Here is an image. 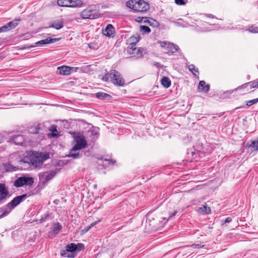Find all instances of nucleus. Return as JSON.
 <instances>
[{"label":"nucleus","mask_w":258,"mask_h":258,"mask_svg":"<svg viewBox=\"0 0 258 258\" xmlns=\"http://www.w3.org/2000/svg\"><path fill=\"white\" fill-rule=\"evenodd\" d=\"M125 6L135 12H146L150 9L149 4L144 0H130L126 2Z\"/></svg>","instance_id":"nucleus-1"},{"label":"nucleus","mask_w":258,"mask_h":258,"mask_svg":"<svg viewBox=\"0 0 258 258\" xmlns=\"http://www.w3.org/2000/svg\"><path fill=\"white\" fill-rule=\"evenodd\" d=\"M49 157L48 153L35 152L30 157L29 160L33 166L37 168L41 167L44 162Z\"/></svg>","instance_id":"nucleus-2"},{"label":"nucleus","mask_w":258,"mask_h":258,"mask_svg":"<svg viewBox=\"0 0 258 258\" xmlns=\"http://www.w3.org/2000/svg\"><path fill=\"white\" fill-rule=\"evenodd\" d=\"M100 16V11L96 9L95 5L88 7L80 14V16L83 19H95L98 18Z\"/></svg>","instance_id":"nucleus-3"},{"label":"nucleus","mask_w":258,"mask_h":258,"mask_svg":"<svg viewBox=\"0 0 258 258\" xmlns=\"http://www.w3.org/2000/svg\"><path fill=\"white\" fill-rule=\"evenodd\" d=\"M73 138L76 144L73 147V151H80L87 147L88 144L85 137L80 133H74Z\"/></svg>","instance_id":"nucleus-4"},{"label":"nucleus","mask_w":258,"mask_h":258,"mask_svg":"<svg viewBox=\"0 0 258 258\" xmlns=\"http://www.w3.org/2000/svg\"><path fill=\"white\" fill-rule=\"evenodd\" d=\"M34 182V178L31 177L21 176L17 178L14 182V186L17 187L24 185L32 186Z\"/></svg>","instance_id":"nucleus-5"},{"label":"nucleus","mask_w":258,"mask_h":258,"mask_svg":"<svg viewBox=\"0 0 258 258\" xmlns=\"http://www.w3.org/2000/svg\"><path fill=\"white\" fill-rule=\"evenodd\" d=\"M111 72V81L115 85L123 86L125 85L124 80L121 77L120 73L115 70H112Z\"/></svg>","instance_id":"nucleus-6"},{"label":"nucleus","mask_w":258,"mask_h":258,"mask_svg":"<svg viewBox=\"0 0 258 258\" xmlns=\"http://www.w3.org/2000/svg\"><path fill=\"white\" fill-rule=\"evenodd\" d=\"M29 196V195L27 194L18 196L14 198L10 202L8 203L6 205V206L7 208H8V209L10 210V212H11L14 208H15Z\"/></svg>","instance_id":"nucleus-7"},{"label":"nucleus","mask_w":258,"mask_h":258,"mask_svg":"<svg viewBox=\"0 0 258 258\" xmlns=\"http://www.w3.org/2000/svg\"><path fill=\"white\" fill-rule=\"evenodd\" d=\"M66 251H67V252H72V253H73V252H74L75 251H77V245H76V244H75V243H72L71 244H69L67 245L66 246V250L63 251L60 253V255L62 256H67L68 257L74 258L75 257V255H73V254H71H71H68V255H66Z\"/></svg>","instance_id":"nucleus-8"},{"label":"nucleus","mask_w":258,"mask_h":258,"mask_svg":"<svg viewBox=\"0 0 258 258\" xmlns=\"http://www.w3.org/2000/svg\"><path fill=\"white\" fill-rule=\"evenodd\" d=\"M55 170H51L49 172H45L40 173L39 177L41 179H44V182H48L52 179L56 174Z\"/></svg>","instance_id":"nucleus-9"},{"label":"nucleus","mask_w":258,"mask_h":258,"mask_svg":"<svg viewBox=\"0 0 258 258\" xmlns=\"http://www.w3.org/2000/svg\"><path fill=\"white\" fill-rule=\"evenodd\" d=\"M74 69L75 67L62 66L57 68V73L61 75H69L72 73V69Z\"/></svg>","instance_id":"nucleus-10"},{"label":"nucleus","mask_w":258,"mask_h":258,"mask_svg":"<svg viewBox=\"0 0 258 258\" xmlns=\"http://www.w3.org/2000/svg\"><path fill=\"white\" fill-rule=\"evenodd\" d=\"M179 49V47L172 43H168V45L166 47V50L164 51V53L169 55H172L177 52Z\"/></svg>","instance_id":"nucleus-11"},{"label":"nucleus","mask_w":258,"mask_h":258,"mask_svg":"<svg viewBox=\"0 0 258 258\" xmlns=\"http://www.w3.org/2000/svg\"><path fill=\"white\" fill-rule=\"evenodd\" d=\"M8 189L4 183H0V202L5 200L9 196Z\"/></svg>","instance_id":"nucleus-12"},{"label":"nucleus","mask_w":258,"mask_h":258,"mask_svg":"<svg viewBox=\"0 0 258 258\" xmlns=\"http://www.w3.org/2000/svg\"><path fill=\"white\" fill-rule=\"evenodd\" d=\"M115 29L111 24H108L105 30L103 31V34L104 35L110 37L114 36Z\"/></svg>","instance_id":"nucleus-13"},{"label":"nucleus","mask_w":258,"mask_h":258,"mask_svg":"<svg viewBox=\"0 0 258 258\" xmlns=\"http://www.w3.org/2000/svg\"><path fill=\"white\" fill-rule=\"evenodd\" d=\"M60 38H47L45 39L41 40L40 41H37L35 43L36 45H45L50 43H55L58 41H59Z\"/></svg>","instance_id":"nucleus-14"},{"label":"nucleus","mask_w":258,"mask_h":258,"mask_svg":"<svg viewBox=\"0 0 258 258\" xmlns=\"http://www.w3.org/2000/svg\"><path fill=\"white\" fill-rule=\"evenodd\" d=\"M94 96L100 100H106L109 101L111 99L110 95L104 92H97L94 94Z\"/></svg>","instance_id":"nucleus-15"},{"label":"nucleus","mask_w":258,"mask_h":258,"mask_svg":"<svg viewBox=\"0 0 258 258\" xmlns=\"http://www.w3.org/2000/svg\"><path fill=\"white\" fill-rule=\"evenodd\" d=\"M10 140H11V139H10ZM11 141L13 142L15 145H22L24 143V139L22 135H18L13 136V138L11 139Z\"/></svg>","instance_id":"nucleus-16"},{"label":"nucleus","mask_w":258,"mask_h":258,"mask_svg":"<svg viewBox=\"0 0 258 258\" xmlns=\"http://www.w3.org/2000/svg\"><path fill=\"white\" fill-rule=\"evenodd\" d=\"M63 27V21L62 19L55 20L49 26V27L59 30Z\"/></svg>","instance_id":"nucleus-17"},{"label":"nucleus","mask_w":258,"mask_h":258,"mask_svg":"<svg viewBox=\"0 0 258 258\" xmlns=\"http://www.w3.org/2000/svg\"><path fill=\"white\" fill-rule=\"evenodd\" d=\"M21 20L20 18L15 19L13 21L8 23L6 24V25H7V28L9 29V30H10L15 28L19 24Z\"/></svg>","instance_id":"nucleus-18"},{"label":"nucleus","mask_w":258,"mask_h":258,"mask_svg":"<svg viewBox=\"0 0 258 258\" xmlns=\"http://www.w3.org/2000/svg\"><path fill=\"white\" fill-rule=\"evenodd\" d=\"M144 23L148 24L150 26L153 27H158L159 26V23L157 21L151 18L146 17Z\"/></svg>","instance_id":"nucleus-19"},{"label":"nucleus","mask_w":258,"mask_h":258,"mask_svg":"<svg viewBox=\"0 0 258 258\" xmlns=\"http://www.w3.org/2000/svg\"><path fill=\"white\" fill-rule=\"evenodd\" d=\"M210 86L209 84L206 85L204 81H201L199 84V89L204 92H208L210 89Z\"/></svg>","instance_id":"nucleus-20"},{"label":"nucleus","mask_w":258,"mask_h":258,"mask_svg":"<svg viewBox=\"0 0 258 258\" xmlns=\"http://www.w3.org/2000/svg\"><path fill=\"white\" fill-rule=\"evenodd\" d=\"M62 228L61 225L59 222H57L54 224L50 233L54 235H56L61 230Z\"/></svg>","instance_id":"nucleus-21"},{"label":"nucleus","mask_w":258,"mask_h":258,"mask_svg":"<svg viewBox=\"0 0 258 258\" xmlns=\"http://www.w3.org/2000/svg\"><path fill=\"white\" fill-rule=\"evenodd\" d=\"M4 169L8 172H11L16 171L17 168L16 166H13L10 163H6L3 165Z\"/></svg>","instance_id":"nucleus-22"},{"label":"nucleus","mask_w":258,"mask_h":258,"mask_svg":"<svg viewBox=\"0 0 258 258\" xmlns=\"http://www.w3.org/2000/svg\"><path fill=\"white\" fill-rule=\"evenodd\" d=\"M77 151H73V148L70 150L69 154L67 156L68 157H71L73 159L80 158L83 156L82 152H78L76 154H73V152H77Z\"/></svg>","instance_id":"nucleus-23"},{"label":"nucleus","mask_w":258,"mask_h":258,"mask_svg":"<svg viewBox=\"0 0 258 258\" xmlns=\"http://www.w3.org/2000/svg\"><path fill=\"white\" fill-rule=\"evenodd\" d=\"M10 213V210L8 209L6 205L0 208V219L7 216Z\"/></svg>","instance_id":"nucleus-24"},{"label":"nucleus","mask_w":258,"mask_h":258,"mask_svg":"<svg viewBox=\"0 0 258 258\" xmlns=\"http://www.w3.org/2000/svg\"><path fill=\"white\" fill-rule=\"evenodd\" d=\"M72 0H58L57 4L61 7H71Z\"/></svg>","instance_id":"nucleus-25"},{"label":"nucleus","mask_w":258,"mask_h":258,"mask_svg":"<svg viewBox=\"0 0 258 258\" xmlns=\"http://www.w3.org/2000/svg\"><path fill=\"white\" fill-rule=\"evenodd\" d=\"M161 82V84L166 88H168L171 86V81L167 77H163Z\"/></svg>","instance_id":"nucleus-26"},{"label":"nucleus","mask_w":258,"mask_h":258,"mask_svg":"<svg viewBox=\"0 0 258 258\" xmlns=\"http://www.w3.org/2000/svg\"><path fill=\"white\" fill-rule=\"evenodd\" d=\"M139 30L140 33L142 34L149 33L151 32V29L149 27L144 25L141 26L140 27Z\"/></svg>","instance_id":"nucleus-27"},{"label":"nucleus","mask_w":258,"mask_h":258,"mask_svg":"<svg viewBox=\"0 0 258 258\" xmlns=\"http://www.w3.org/2000/svg\"><path fill=\"white\" fill-rule=\"evenodd\" d=\"M83 5V3L81 0L72 1L71 7H81Z\"/></svg>","instance_id":"nucleus-28"},{"label":"nucleus","mask_w":258,"mask_h":258,"mask_svg":"<svg viewBox=\"0 0 258 258\" xmlns=\"http://www.w3.org/2000/svg\"><path fill=\"white\" fill-rule=\"evenodd\" d=\"M140 39V37L139 35H137L135 36H132L130 38V43H132L133 44H136L138 43Z\"/></svg>","instance_id":"nucleus-29"},{"label":"nucleus","mask_w":258,"mask_h":258,"mask_svg":"<svg viewBox=\"0 0 258 258\" xmlns=\"http://www.w3.org/2000/svg\"><path fill=\"white\" fill-rule=\"evenodd\" d=\"M49 131L52 132L49 136L53 137H57L58 136V135L55 134V133H57V127L56 125H52L51 128L49 129Z\"/></svg>","instance_id":"nucleus-30"},{"label":"nucleus","mask_w":258,"mask_h":258,"mask_svg":"<svg viewBox=\"0 0 258 258\" xmlns=\"http://www.w3.org/2000/svg\"><path fill=\"white\" fill-rule=\"evenodd\" d=\"M199 211L201 213L205 214H208L211 213V209L209 207H207L206 206H203L202 207L200 208Z\"/></svg>","instance_id":"nucleus-31"},{"label":"nucleus","mask_w":258,"mask_h":258,"mask_svg":"<svg viewBox=\"0 0 258 258\" xmlns=\"http://www.w3.org/2000/svg\"><path fill=\"white\" fill-rule=\"evenodd\" d=\"M249 147L253 149L254 150L258 151V138L256 140L251 141Z\"/></svg>","instance_id":"nucleus-32"},{"label":"nucleus","mask_w":258,"mask_h":258,"mask_svg":"<svg viewBox=\"0 0 258 258\" xmlns=\"http://www.w3.org/2000/svg\"><path fill=\"white\" fill-rule=\"evenodd\" d=\"M247 30L252 33H257L258 26H256L255 25H252L250 27H249L248 29H247Z\"/></svg>","instance_id":"nucleus-33"},{"label":"nucleus","mask_w":258,"mask_h":258,"mask_svg":"<svg viewBox=\"0 0 258 258\" xmlns=\"http://www.w3.org/2000/svg\"><path fill=\"white\" fill-rule=\"evenodd\" d=\"M189 71H190L194 75L197 76V75L195 73V72L199 74V70L198 68H196L195 66L191 64L188 66V67Z\"/></svg>","instance_id":"nucleus-34"},{"label":"nucleus","mask_w":258,"mask_h":258,"mask_svg":"<svg viewBox=\"0 0 258 258\" xmlns=\"http://www.w3.org/2000/svg\"><path fill=\"white\" fill-rule=\"evenodd\" d=\"M130 47L127 49V52L130 53H135V51H136V44H133L132 43H130Z\"/></svg>","instance_id":"nucleus-35"},{"label":"nucleus","mask_w":258,"mask_h":258,"mask_svg":"<svg viewBox=\"0 0 258 258\" xmlns=\"http://www.w3.org/2000/svg\"><path fill=\"white\" fill-rule=\"evenodd\" d=\"M143 50L144 49L142 47H140L137 49H136V51H135V53H136L138 58H141L143 56Z\"/></svg>","instance_id":"nucleus-36"},{"label":"nucleus","mask_w":258,"mask_h":258,"mask_svg":"<svg viewBox=\"0 0 258 258\" xmlns=\"http://www.w3.org/2000/svg\"><path fill=\"white\" fill-rule=\"evenodd\" d=\"M258 102V98L254 99L246 102V105L247 106H250L253 104H255Z\"/></svg>","instance_id":"nucleus-37"},{"label":"nucleus","mask_w":258,"mask_h":258,"mask_svg":"<svg viewBox=\"0 0 258 258\" xmlns=\"http://www.w3.org/2000/svg\"><path fill=\"white\" fill-rule=\"evenodd\" d=\"M175 4L178 6L185 5L188 3L187 0H174Z\"/></svg>","instance_id":"nucleus-38"},{"label":"nucleus","mask_w":258,"mask_h":258,"mask_svg":"<svg viewBox=\"0 0 258 258\" xmlns=\"http://www.w3.org/2000/svg\"><path fill=\"white\" fill-rule=\"evenodd\" d=\"M50 217V214L47 212V213L44 214L40 219V222H43L44 221H45L46 220H47Z\"/></svg>","instance_id":"nucleus-39"},{"label":"nucleus","mask_w":258,"mask_h":258,"mask_svg":"<svg viewBox=\"0 0 258 258\" xmlns=\"http://www.w3.org/2000/svg\"><path fill=\"white\" fill-rule=\"evenodd\" d=\"M109 78L111 79V72L106 73L102 78V80L104 82H107L109 81Z\"/></svg>","instance_id":"nucleus-40"},{"label":"nucleus","mask_w":258,"mask_h":258,"mask_svg":"<svg viewBox=\"0 0 258 258\" xmlns=\"http://www.w3.org/2000/svg\"><path fill=\"white\" fill-rule=\"evenodd\" d=\"M77 251H80L85 248V246L83 243H79L76 244Z\"/></svg>","instance_id":"nucleus-41"},{"label":"nucleus","mask_w":258,"mask_h":258,"mask_svg":"<svg viewBox=\"0 0 258 258\" xmlns=\"http://www.w3.org/2000/svg\"><path fill=\"white\" fill-rule=\"evenodd\" d=\"M249 83H250L249 84H250L251 88L253 89V88H258V83H257V80L249 82Z\"/></svg>","instance_id":"nucleus-42"},{"label":"nucleus","mask_w":258,"mask_h":258,"mask_svg":"<svg viewBox=\"0 0 258 258\" xmlns=\"http://www.w3.org/2000/svg\"><path fill=\"white\" fill-rule=\"evenodd\" d=\"M158 43H160L161 47L164 48V50H165L166 47H167L169 42L165 41H158Z\"/></svg>","instance_id":"nucleus-43"},{"label":"nucleus","mask_w":258,"mask_h":258,"mask_svg":"<svg viewBox=\"0 0 258 258\" xmlns=\"http://www.w3.org/2000/svg\"><path fill=\"white\" fill-rule=\"evenodd\" d=\"M99 222V221H95L92 223H91L90 225L87 226L84 230L85 232H87L88 230H89L92 227H93L94 226H95L96 224H97Z\"/></svg>","instance_id":"nucleus-44"},{"label":"nucleus","mask_w":258,"mask_h":258,"mask_svg":"<svg viewBox=\"0 0 258 258\" xmlns=\"http://www.w3.org/2000/svg\"><path fill=\"white\" fill-rule=\"evenodd\" d=\"M8 31H9V29L7 28L6 25L0 27V33L5 32H7Z\"/></svg>","instance_id":"nucleus-45"},{"label":"nucleus","mask_w":258,"mask_h":258,"mask_svg":"<svg viewBox=\"0 0 258 258\" xmlns=\"http://www.w3.org/2000/svg\"><path fill=\"white\" fill-rule=\"evenodd\" d=\"M40 124H38L36 126H35L34 129L33 130V133L34 134L38 133L40 128Z\"/></svg>","instance_id":"nucleus-46"},{"label":"nucleus","mask_w":258,"mask_h":258,"mask_svg":"<svg viewBox=\"0 0 258 258\" xmlns=\"http://www.w3.org/2000/svg\"><path fill=\"white\" fill-rule=\"evenodd\" d=\"M204 246V245L201 244H194L191 245V247L194 248H200L203 247Z\"/></svg>","instance_id":"nucleus-47"},{"label":"nucleus","mask_w":258,"mask_h":258,"mask_svg":"<svg viewBox=\"0 0 258 258\" xmlns=\"http://www.w3.org/2000/svg\"><path fill=\"white\" fill-rule=\"evenodd\" d=\"M91 135L92 136H93V139L94 140H96L98 138V134L96 132H95L94 131H91Z\"/></svg>","instance_id":"nucleus-48"},{"label":"nucleus","mask_w":258,"mask_h":258,"mask_svg":"<svg viewBox=\"0 0 258 258\" xmlns=\"http://www.w3.org/2000/svg\"><path fill=\"white\" fill-rule=\"evenodd\" d=\"M249 83H245V84L242 85L241 86H240L238 87L237 88V90H240V89H241L242 88H246L248 86V85L249 84Z\"/></svg>","instance_id":"nucleus-49"},{"label":"nucleus","mask_w":258,"mask_h":258,"mask_svg":"<svg viewBox=\"0 0 258 258\" xmlns=\"http://www.w3.org/2000/svg\"><path fill=\"white\" fill-rule=\"evenodd\" d=\"M145 18H146V17H138L137 19H136V21L139 22V23H141L142 22H144V21L145 20Z\"/></svg>","instance_id":"nucleus-50"},{"label":"nucleus","mask_w":258,"mask_h":258,"mask_svg":"<svg viewBox=\"0 0 258 258\" xmlns=\"http://www.w3.org/2000/svg\"><path fill=\"white\" fill-rule=\"evenodd\" d=\"M177 212L176 210H174L173 212L170 213V215L169 216V219H170L172 217H173L175 215L177 214Z\"/></svg>","instance_id":"nucleus-51"},{"label":"nucleus","mask_w":258,"mask_h":258,"mask_svg":"<svg viewBox=\"0 0 258 258\" xmlns=\"http://www.w3.org/2000/svg\"><path fill=\"white\" fill-rule=\"evenodd\" d=\"M231 221H232V218L230 217H228L225 219L224 223H230V222H231Z\"/></svg>","instance_id":"nucleus-52"},{"label":"nucleus","mask_w":258,"mask_h":258,"mask_svg":"<svg viewBox=\"0 0 258 258\" xmlns=\"http://www.w3.org/2000/svg\"><path fill=\"white\" fill-rule=\"evenodd\" d=\"M154 66H156L157 68H161V64L159 62H155L154 63Z\"/></svg>","instance_id":"nucleus-53"},{"label":"nucleus","mask_w":258,"mask_h":258,"mask_svg":"<svg viewBox=\"0 0 258 258\" xmlns=\"http://www.w3.org/2000/svg\"><path fill=\"white\" fill-rule=\"evenodd\" d=\"M206 16L209 18H215V16H214L212 14H207Z\"/></svg>","instance_id":"nucleus-54"},{"label":"nucleus","mask_w":258,"mask_h":258,"mask_svg":"<svg viewBox=\"0 0 258 258\" xmlns=\"http://www.w3.org/2000/svg\"><path fill=\"white\" fill-rule=\"evenodd\" d=\"M84 154L86 156H89V155L90 154V152L89 151H87V152H85L84 153Z\"/></svg>","instance_id":"nucleus-55"},{"label":"nucleus","mask_w":258,"mask_h":258,"mask_svg":"<svg viewBox=\"0 0 258 258\" xmlns=\"http://www.w3.org/2000/svg\"><path fill=\"white\" fill-rule=\"evenodd\" d=\"M244 107H245V106H244V105H243V106H240V107H236V108H235V110H237V109H239V108H244Z\"/></svg>","instance_id":"nucleus-56"},{"label":"nucleus","mask_w":258,"mask_h":258,"mask_svg":"<svg viewBox=\"0 0 258 258\" xmlns=\"http://www.w3.org/2000/svg\"><path fill=\"white\" fill-rule=\"evenodd\" d=\"M78 68H75L74 69H72V73L74 71H76V70H77Z\"/></svg>","instance_id":"nucleus-57"},{"label":"nucleus","mask_w":258,"mask_h":258,"mask_svg":"<svg viewBox=\"0 0 258 258\" xmlns=\"http://www.w3.org/2000/svg\"><path fill=\"white\" fill-rule=\"evenodd\" d=\"M34 46H30L26 47V48H30V47H33Z\"/></svg>","instance_id":"nucleus-58"},{"label":"nucleus","mask_w":258,"mask_h":258,"mask_svg":"<svg viewBox=\"0 0 258 258\" xmlns=\"http://www.w3.org/2000/svg\"><path fill=\"white\" fill-rule=\"evenodd\" d=\"M25 158H24L22 161H24V162H26L27 161L25 160Z\"/></svg>","instance_id":"nucleus-59"},{"label":"nucleus","mask_w":258,"mask_h":258,"mask_svg":"<svg viewBox=\"0 0 258 258\" xmlns=\"http://www.w3.org/2000/svg\"><path fill=\"white\" fill-rule=\"evenodd\" d=\"M110 161L112 163V164H113L115 162V161H113L112 160H110Z\"/></svg>","instance_id":"nucleus-60"},{"label":"nucleus","mask_w":258,"mask_h":258,"mask_svg":"<svg viewBox=\"0 0 258 258\" xmlns=\"http://www.w3.org/2000/svg\"><path fill=\"white\" fill-rule=\"evenodd\" d=\"M78 152H73V154H76Z\"/></svg>","instance_id":"nucleus-61"},{"label":"nucleus","mask_w":258,"mask_h":258,"mask_svg":"<svg viewBox=\"0 0 258 258\" xmlns=\"http://www.w3.org/2000/svg\"><path fill=\"white\" fill-rule=\"evenodd\" d=\"M54 203H55V204H57V202H56V201H54Z\"/></svg>","instance_id":"nucleus-62"},{"label":"nucleus","mask_w":258,"mask_h":258,"mask_svg":"<svg viewBox=\"0 0 258 258\" xmlns=\"http://www.w3.org/2000/svg\"><path fill=\"white\" fill-rule=\"evenodd\" d=\"M2 135H0V138H2Z\"/></svg>","instance_id":"nucleus-63"},{"label":"nucleus","mask_w":258,"mask_h":258,"mask_svg":"<svg viewBox=\"0 0 258 258\" xmlns=\"http://www.w3.org/2000/svg\"><path fill=\"white\" fill-rule=\"evenodd\" d=\"M1 45H2V43H1V42H0V46H1Z\"/></svg>","instance_id":"nucleus-64"}]
</instances>
